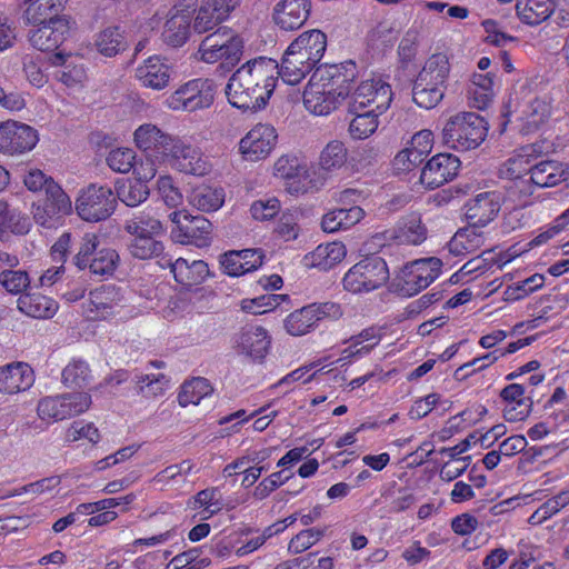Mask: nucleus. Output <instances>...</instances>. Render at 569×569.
<instances>
[{
	"label": "nucleus",
	"mask_w": 569,
	"mask_h": 569,
	"mask_svg": "<svg viewBox=\"0 0 569 569\" xmlns=\"http://www.w3.org/2000/svg\"><path fill=\"white\" fill-rule=\"evenodd\" d=\"M529 173L531 182L540 188L555 187L569 178L568 168L551 160L531 164Z\"/></svg>",
	"instance_id": "nucleus-36"
},
{
	"label": "nucleus",
	"mask_w": 569,
	"mask_h": 569,
	"mask_svg": "<svg viewBox=\"0 0 569 569\" xmlns=\"http://www.w3.org/2000/svg\"><path fill=\"white\" fill-rule=\"evenodd\" d=\"M136 162V152L130 148L112 149L107 157V164L114 172L127 173Z\"/></svg>",
	"instance_id": "nucleus-60"
},
{
	"label": "nucleus",
	"mask_w": 569,
	"mask_h": 569,
	"mask_svg": "<svg viewBox=\"0 0 569 569\" xmlns=\"http://www.w3.org/2000/svg\"><path fill=\"white\" fill-rule=\"evenodd\" d=\"M190 31L189 13H173L167 20L162 32L163 40L167 44L178 48L186 43Z\"/></svg>",
	"instance_id": "nucleus-44"
},
{
	"label": "nucleus",
	"mask_w": 569,
	"mask_h": 569,
	"mask_svg": "<svg viewBox=\"0 0 569 569\" xmlns=\"http://www.w3.org/2000/svg\"><path fill=\"white\" fill-rule=\"evenodd\" d=\"M552 113L551 100L548 97H533L520 108L519 130L523 134L538 131L550 119Z\"/></svg>",
	"instance_id": "nucleus-19"
},
{
	"label": "nucleus",
	"mask_w": 569,
	"mask_h": 569,
	"mask_svg": "<svg viewBox=\"0 0 569 569\" xmlns=\"http://www.w3.org/2000/svg\"><path fill=\"white\" fill-rule=\"evenodd\" d=\"M120 300L119 291L114 286H100L99 288L90 291L87 312L94 313L91 316L92 318L99 316L106 317L119 305Z\"/></svg>",
	"instance_id": "nucleus-39"
},
{
	"label": "nucleus",
	"mask_w": 569,
	"mask_h": 569,
	"mask_svg": "<svg viewBox=\"0 0 569 569\" xmlns=\"http://www.w3.org/2000/svg\"><path fill=\"white\" fill-rule=\"evenodd\" d=\"M325 533V529L310 528L301 530L289 542L288 550L291 553H300L318 542Z\"/></svg>",
	"instance_id": "nucleus-62"
},
{
	"label": "nucleus",
	"mask_w": 569,
	"mask_h": 569,
	"mask_svg": "<svg viewBox=\"0 0 569 569\" xmlns=\"http://www.w3.org/2000/svg\"><path fill=\"white\" fill-rule=\"evenodd\" d=\"M60 402L64 419L83 413L92 403L91 396L87 392H69L60 395Z\"/></svg>",
	"instance_id": "nucleus-57"
},
{
	"label": "nucleus",
	"mask_w": 569,
	"mask_h": 569,
	"mask_svg": "<svg viewBox=\"0 0 569 569\" xmlns=\"http://www.w3.org/2000/svg\"><path fill=\"white\" fill-rule=\"evenodd\" d=\"M500 210V198L496 192H481L466 206L468 223L480 228L495 219Z\"/></svg>",
	"instance_id": "nucleus-25"
},
{
	"label": "nucleus",
	"mask_w": 569,
	"mask_h": 569,
	"mask_svg": "<svg viewBox=\"0 0 569 569\" xmlns=\"http://www.w3.org/2000/svg\"><path fill=\"white\" fill-rule=\"evenodd\" d=\"M237 345L246 356H267L271 349V336L261 326L242 328Z\"/></svg>",
	"instance_id": "nucleus-33"
},
{
	"label": "nucleus",
	"mask_w": 569,
	"mask_h": 569,
	"mask_svg": "<svg viewBox=\"0 0 569 569\" xmlns=\"http://www.w3.org/2000/svg\"><path fill=\"white\" fill-rule=\"evenodd\" d=\"M94 47L108 58L114 57L128 48V42L118 27H109L97 34Z\"/></svg>",
	"instance_id": "nucleus-48"
},
{
	"label": "nucleus",
	"mask_w": 569,
	"mask_h": 569,
	"mask_svg": "<svg viewBox=\"0 0 569 569\" xmlns=\"http://www.w3.org/2000/svg\"><path fill=\"white\" fill-rule=\"evenodd\" d=\"M37 412L39 418L44 421L64 420V415H62L60 396L46 397L41 399L38 403Z\"/></svg>",
	"instance_id": "nucleus-64"
},
{
	"label": "nucleus",
	"mask_w": 569,
	"mask_h": 569,
	"mask_svg": "<svg viewBox=\"0 0 569 569\" xmlns=\"http://www.w3.org/2000/svg\"><path fill=\"white\" fill-rule=\"evenodd\" d=\"M172 68L166 58L151 56L136 69L134 76L140 84L152 90H162L169 86Z\"/></svg>",
	"instance_id": "nucleus-20"
},
{
	"label": "nucleus",
	"mask_w": 569,
	"mask_h": 569,
	"mask_svg": "<svg viewBox=\"0 0 569 569\" xmlns=\"http://www.w3.org/2000/svg\"><path fill=\"white\" fill-rule=\"evenodd\" d=\"M184 223H180L179 229L183 233V240L188 243L194 244L196 247L202 248L210 243L212 224L202 216H196L189 218L183 216Z\"/></svg>",
	"instance_id": "nucleus-40"
},
{
	"label": "nucleus",
	"mask_w": 569,
	"mask_h": 569,
	"mask_svg": "<svg viewBox=\"0 0 569 569\" xmlns=\"http://www.w3.org/2000/svg\"><path fill=\"white\" fill-rule=\"evenodd\" d=\"M140 392L144 397H158L162 395L169 383V378L163 373H150L138 377Z\"/></svg>",
	"instance_id": "nucleus-61"
},
{
	"label": "nucleus",
	"mask_w": 569,
	"mask_h": 569,
	"mask_svg": "<svg viewBox=\"0 0 569 569\" xmlns=\"http://www.w3.org/2000/svg\"><path fill=\"white\" fill-rule=\"evenodd\" d=\"M450 73V63L448 57L443 53L432 54L427 59L417 78L446 87Z\"/></svg>",
	"instance_id": "nucleus-46"
},
{
	"label": "nucleus",
	"mask_w": 569,
	"mask_h": 569,
	"mask_svg": "<svg viewBox=\"0 0 569 569\" xmlns=\"http://www.w3.org/2000/svg\"><path fill=\"white\" fill-rule=\"evenodd\" d=\"M91 378V370L82 359L73 360L62 371L63 383L68 387H86Z\"/></svg>",
	"instance_id": "nucleus-55"
},
{
	"label": "nucleus",
	"mask_w": 569,
	"mask_h": 569,
	"mask_svg": "<svg viewBox=\"0 0 569 569\" xmlns=\"http://www.w3.org/2000/svg\"><path fill=\"white\" fill-rule=\"evenodd\" d=\"M117 197L108 186L91 183L82 189L76 200L78 216L89 222L109 218L116 210Z\"/></svg>",
	"instance_id": "nucleus-6"
},
{
	"label": "nucleus",
	"mask_w": 569,
	"mask_h": 569,
	"mask_svg": "<svg viewBox=\"0 0 569 569\" xmlns=\"http://www.w3.org/2000/svg\"><path fill=\"white\" fill-rule=\"evenodd\" d=\"M348 151L345 143L332 140L327 143L319 157V167L326 173L340 170L347 162Z\"/></svg>",
	"instance_id": "nucleus-50"
},
{
	"label": "nucleus",
	"mask_w": 569,
	"mask_h": 569,
	"mask_svg": "<svg viewBox=\"0 0 569 569\" xmlns=\"http://www.w3.org/2000/svg\"><path fill=\"white\" fill-rule=\"evenodd\" d=\"M149 196V189L142 181H129L123 183L117 190V199L121 200L128 207H137Z\"/></svg>",
	"instance_id": "nucleus-58"
},
{
	"label": "nucleus",
	"mask_w": 569,
	"mask_h": 569,
	"mask_svg": "<svg viewBox=\"0 0 569 569\" xmlns=\"http://www.w3.org/2000/svg\"><path fill=\"white\" fill-rule=\"evenodd\" d=\"M442 261L436 257L417 259L406 264L400 290L415 296L429 287L441 273Z\"/></svg>",
	"instance_id": "nucleus-11"
},
{
	"label": "nucleus",
	"mask_w": 569,
	"mask_h": 569,
	"mask_svg": "<svg viewBox=\"0 0 569 569\" xmlns=\"http://www.w3.org/2000/svg\"><path fill=\"white\" fill-rule=\"evenodd\" d=\"M357 73L353 61L316 68L303 92V104L316 116H327L338 108L352 89Z\"/></svg>",
	"instance_id": "nucleus-1"
},
{
	"label": "nucleus",
	"mask_w": 569,
	"mask_h": 569,
	"mask_svg": "<svg viewBox=\"0 0 569 569\" xmlns=\"http://www.w3.org/2000/svg\"><path fill=\"white\" fill-rule=\"evenodd\" d=\"M123 229L131 237L159 236L163 232L162 223L152 208H146L126 219Z\"/></svg>",
	"instance_id": "nucleus-37"
},
{
	"label": "nucleus",
	"mask_w": 569,
	"mask_h": 569,
	"mask_svg": "<svg viewBox=\"0 0 569 569\" xmlns=\"http://www.w3.org/2000/svg\"><path fill=\"white\" fill-rule=\"evenodd\" d=\"M174 137L153 123H143L133 133L134 143L140 150L161 156L163 159Z\"/></svg>",
	"instance_id": "nucleus-23"
},
{
	"label": "nucleus",
	"mask_w": 569,
	"mask_h": 569,
	"mask_svg": "<svg viewBox=\"0 0 569 569\" xmlns=\"http://www.w3.org/2000/svg\"><path fill=\"white\" fill-rule=\"evenodd\" d=\"M389 279L387 262L378 256H369L352 266L342 282L346 290L360 293L376 290Z\"/></svg>",
	"instance_id": "nucleus-4"
},
{
	"label": "nucleus",
	"mask_w": 569,
	"mask_h": 569,
	"mask_svg": "<svg viewBox=\"0 0 569 569\" xmlns=\"http://www.w3.org/2000/svg\"><path fill=\"white\" fill-rule=\"evenodd\" d=\"M342 313L339 303L313 302L289 313L283 320V327L288 335L301 337L313 331L321 320H338Z\"/></svg>",
	"instance_id": "nucleus-5"
},
{
	"label": "nucleus",
	"mask_w": 569,
	"mask_h": 569,
	"mask_svg": "<svg viewBox=\"0 0 569 569\" xmlns=\"http://www.w3.org/2000/svg\"><path fill=\"white\" fill-rule=\"evenodd\" d=\"M288 299V295L266 293L254 299L242 300L241 308L249 313L262 315L276 309Z\"/></svg>",
	"instance_id": "nucleus-56"
},
{
	"label": "nucleus",
	"mask_w": 569,
	"mask_h": 569,
	"mask_svg": "<svg viewBox=\"0 0 569 569\" xmlns=\"http://www.w3.org/2000/svg\"><path fill=\"white\" fill-rule=\"evenodd\" d=\"M327 48V36L317 29L301 33L290 43L287 51L298 59L311 62V67L321 60Z\"/></svg>",
	"instance_id": "nucleus-22"
},
{
	"label": "nucleus",
	"mask_w": 569,
	"mask_h": 569,
	"mask_svg": "<svg viewBox=\"0 0 569 569\" xmlns=\"http://www.w3.org/2000/svg\"><path fill=\"white\" fill-rule=\"evenodd\" d=\"M157 236H134L128 244L133 258L147 260L158 257L163 251V244L156 239Z\"/></svg>",
	"instance_id": "nucleus-52"
},
{
	"label": "nucleus",
	"mask_w": 569,
	"mask_h": 569,
	"mask_svg": "<svg viewBox=\"0 0 569 569\" xmlns=\"http://www.w3.org/2000/svg\"><path fill=\"white\" fill-rule=\"evenodd\" d=\"M18 310L33 319H51L59 310L58 302L40 292L21 295L17 300Z\"/></svg>",
	"instance_id": "nucleus-29"
},
{
	"label": "nucleus",
	"mask_w": 569,
	"mask_h": 569,
	"mask_svg": "<svg viewBox=\"0 0 569 569\" xmlns=\"http://www.w3.org/2000/svg\"><path fill=\"white\" fill-rule=\"evenodd\" d=\"M381 237L386 241L383 248L393 244L419 246L426 241L428 229L417 213H410L399 219L392 229L386 230Z\"/></svg>",
	"instance_id": "nucleus-16"
},
{
	"label": "nucleus",
	"mask_w": 569,
	"mask_h": 569,
	"mask_svg": "<svg viewBox=\"0 0 569 569\" xmlns=\"http://www.w3.org/2000/svg\"><path fill=\"white\" fill-rule=\"evenodd\" d=\"M242 66L251 76V81L257 82V88L267 91V98L270 99L279 79L277 73L278 62L271 58L258 57Z\"/></svg>",
	"instance_id": "nucleus-28"
},
{
	"label": "nucleus",
	"mask_w": 569,
	"mask_h": 569,
	"mask_svg": "<svg viewBox=\"0 0 569 569\" xmlns=\"http://www.w3.org/2000/svg\"><path fill=\"white\" fill-rule=\"evenodd\" d=\"M382 337V328L369 327L360 333L352 336L343 342L346 347L341 350L343 356H362L373 351Z\"/></svg>",
	"instance_id": "nucleus-42"
},
{
	"label": "nucleus",
	"mask_w": 569,
	"mask_h": 569,
	"mask_svg": "<svg viewBox=\"0 0 569 569\" xmlns=\"http://www.w3.org/2000/svg\"><path fill=\"white\" fill-rule=\"evenodd\" d=\"M486 232L480 227L468 223L467 227L459 229L453 234L447 247L450 254L465 257L477 252L486 244Z\"/></svg>",
	"instance_id": "nucleus-27"
},
{
	"label": "nucleus",
	"mask_w": 569,
	"mask_h": 569,
	"mask_svg": "<svg viewBox=\"0 0 569 569\" xmlns=\"http://www.w3.org/2000/svg\"><path fill=\"white\" fill-rule=\"evenodd\" d=\"M72 203L70 197L59 184H49L48 196L42 202L33 204V219L44 228L51 229L59 226L63 216L70 213Z\"/></svg>",
	"instance_id": "nucleus-12"
},
{
	"label": "nucleus",
	"mask_w": 569,
	"mask_h": 569,
	"mask_svg": "<svg viewBox=\"0 0 569 569\" xmlns=\"http://www.w3.org/2000/svg\"><path fill=\"white\" fill-rule=\"evenodd\" d=\"M310 10V0H281L273 8L272 19L280 29L293 31L303 26Z\"/></svg>",
	"instance_id": "nucleus-21"
},
{
	"label": "nucleus",
	"mask_w": 569,
	"mask_h": 569,
	"mask_svg": "<svg viewBox=\"0 0 569 569\" xmlns=\"http://www.w3.org/2000/svg\"><path fill=\"white\" fill-rule=\"evenodd\" d=\"M33 372L26 362L10 363L0 368V392L16 393L30 388Z\"/></svg>",
	"instance_id": "nucleus-30"
},
{
	"label": "nucleus",
	"mask_w": 569,
	"mask_h": 569,
	"mask_svg": "<svg viewBox=\"0 0 569 569\" xmlns=\"http://www.w3.org/2000/svg\"><path fill=\"white\" fill-rule=\"evenodd\" d=\"M242 49L243 41L239 36L219 29L201 41L198 53L207 63L221 60L226 66H234L240 61Z\"/></svg>",
	"instance_id": "nucleus-7"
},
{
	"label": "nucleus",
	"mask_w": 569,
	"mask_h": 569,
	"mask_svg": "<svg viewBox=\"0 0 569 569\" xmlns=\"http://www.w3.org/2000/svg\"><path fill=\"white\" fill-rule=\"evenodd\" d=\"M553 10L552 0H518L516 3L518 18L529 26H537L546 21Z\"/></svg>",
	"instance_id": "nucleus-41"
},
{
	"label": "nucleus",
	"mask_w": 569,
	"mask_h": 569,
	"mask_svg": "<svg viewBox=\"0 0 569 569\" xmlns=\"http://www.w3.org/2000/svg\"><path fill=\"white\" fill-rule=\"evenodd\" d=\"M274 169L281 178L298 180L303 189L312 186L310 166L307 161L295 156L280 157L274 164Z\"/></svg>",
	"instance_id": "nucleus-38"
},
{
	"label": "nucleus",
	"mask_w": 569,
	"mask_h": 569,
	"mask_svg": "<svg viewBox=\"0 0 569 569\" xmlns=\"http://www.w3.org/2000/svg\"><path fill=\"white\" fill-rule=\"evenodd\" d=\"M347 254L346 247L342 242L333 241L319 244L312 252L305 256V266L317 268L322 271L330 270L341 262Z\"/></svg>",
	"instance_id": "nucleus-32"
},
{
	"label": "nucleus",
	"mask_w": 569,
	"mask_h": 569,
	"mask_svg": "<svg viewBox=\"0 0 569 569\" xmlns=\"http://www.w3.org/2000/svg\"><path fill=\"white\" fill-rule=\"evenodd\" d=\"M486 120L475 112L457 113L448 119L442 129L443 143L456 151L478 148L486 139Z\"/></svg>",
	"instance_id": "nucleus-2"
},
{
	"label": "nucleus",
	"mask_w": 569,
	"mask_h": 569,
	"mask_svg": "<svg viewBox=\"0 0 569 569\" xmlns=\"http://www.w3.org/2000/svg\"><path fill=\"white\" fill-rule=\"evenodd\" d=\"M460 168V160L450 153L433 156L422 168L420 182L428 189H436L451 181Z\"/></svg>",
	"instance_id": "nucleus-17"
},
{
	"label": "nucleus",
	"mask_w": 569,
	"mask_h": 569,
	"mask_svg": "<svg viewBox=\"0 0 569 569\" xmlns=\"http://www.w3.org/2000/svg\"><path fill=\"white\" fill-rule=\"evenodd\" d=\"M0 284L8 293L21 296L30 286V277L27 271L12 268L0 273Z\"/></svg>",
	"instance_id": "nucleus-59"
},
{
	"label": "nucleus",
	"mask_w": 569,
	"mask_h": 569,
	"mask_svg": "<svg viewBox=\"0 0 569 569\" xmlns=\"http://www.w3.org/2000/svg\"><path fill=\"white\" fill-rule=\"evenodd\" d=\"M67 0H23L22 19L27 24L48 22L61 18Z\"/></svg>",
	"instance_id": "nucleus-31"
},
{
	"label": "nucleus",
	"mask_w": 569,
	"mask_h": 569,
	"mask_svg": "<svg viewBox=\"0 0 569 569\" xmlns=\"http://www.w3.org/2000/svg\"><path fill=\"white\" fill-rule=\"evenodd\" d=\"M171 272L177 282L184 287H192L202 283L209 277V267L203 260H191L178 258L169 263Z\"/></svg>",
	"instance_id": "nucleus-35"
},
{
	"label": "nucleus",
	"mask_w": 569,
	"mask_h": 569,
	"mask_svg": "<svg viewBox=\"0 0 569 569\" xmlns=\"http://www.w3.org/2000/svg\"><path fill=\"white\" fill-rule=\"evenodd\" d=\"M263 254L257 249L230 251L222 256L221 267L230 277H240L257 270L262 264Z\"/></svg>",
	"instance_id": "nucleus-26"
},
{
	"label": "nucleus",
	"mask_w": 569,
	"mask_h": 569,
	"mask_svg": "<svg viewBox=\"0 0 569 569\" xmlns=\"http://www.w3.org/2000/svg\"><path fill=\"white\" fill-rule=\"evenodd\" d=\"M446 87L436 86L416 78L412 88V99L423 109H432L443 99Z\"/></svg>",
	"instance_id": "nucleus-49"
},
{
	"label": "nucleus",
	"mask_w": 569,
	"mask_h": 569,
	"mask_svg": "<svg viewBox=\"0 0 569 569\" xmlns=\"http://www.w3.org/2000/svg\"><path fill=\"white\" fill-rule=\"evenodd\" d=\"M80 238L72 236L70 232H63L51 247L52 259L63 264L72 249L79 250Z\"/></svg>",
	"instance_id": "nucleus-63"
},
{
	"label": "nucleus",
	"mask_w": 569,
	"mask_h": 569,
	"mask_svg": "<svg viewBox=\"0 0 569 569\" xmlns=\"http://www.w3.org/2000/svg\"><path fill=\"white\" fill-rule=\"evenodd\" d=\"M353 118L349 123V133L352 139L363 140L376 132L379 126V117L375 110L350 111Z\"/></svg>",
	"instance_id": "nucleus-47"
},
{
	"label": "nucleus",
	"mask_w": 569,
	"mask_h": 569,
	"mask_svg": "<svg viewBox=\"0 0 569 569\" xmlns=\"http://www.w3.org/2000/svg\"><path fill=\"white\" fill-rule=\"evenodd\" d=\"M164 159L172 168L186 174L202 177L211 169V164L201 149L179 136L173 138Z\"/></svg>",
	"instance_id": "nucleus-9"
},
{
	"label": "nucleus",
	"mask_w": 569,
	"mask_h": 569,
	"mask_svg": "<svg viewBox=\"0 0 569 569\" xmlns=\"http://www.w3.org/2000/svg\"><path fill=\"white\" fill-rule=\"evenodd\" d=\"M226 96L232 107L251 113L263 109L269 100L267 91L261 88L251 89L237 84L234 81H228Z\"/></svg>",
	"instance_id": "nucleus-24"
},
{
	"label": "nucleus",
	"mask_w": 569,
	"mask_h": 569,
	"mask_svg": "<svg viewBox=\"0 0 569 569\" xmlns=\"http://www.w3.org/2000/svg\"><path fill=\"white\" fill-rule=\"evenodd\" d=\"M38 141V132L32 127L12 120L0 122V152L22 154L31 151Z\"/></svg>",
	"instance_id": "nucleus-14"
},
{
	"label": "nucleus",
	"mask_w": 569,
	"mask_h": 569,
	"mask_svg": "<svg viewBox=\"0 0 569 569\" xmlns=\"http://www.w3.org/2000/svg\"><path fill=\"white\" fill-rule=\"evenodd\" d=\"M100 244L99 236L94 232H87L79 239V250L73 256L74 266L89 271L99 277L112 276L116 271L120 258L112 248L98 249Z\"/></svg>",
	"instance_id": "nucleus-3"
},
{
	"label": "nucleus",
	"mask_w": 569,
	"mask_h": 569,
	"mask_svg": "<svg viewBox=\"0 0 569 569\" xmlns=\"http://www.w3.org/2000/svg\"><path fill=\"white\" fill-rule=\"evenodd\" d=\"M214 99V84L210 79L196 78L180 86L167 100L174 111L193 112L209 108Z\"/></svg>",
	"instance_id": "nucleus-8"
},
{
	"label": "nucleus",
	"mask_w": 569,
	"mask_h": 569,
	"mask_svg": "<svg viewBox=\"0 0 569 569\" xmlns=\"http://www.w3.org/2000/svg\"><path fill=\"white\" fill-rule=\"evenodd\" d=\"M189 203L204 212L218 210L224 202V191L222 188L199 184L190 191L188 196Z\"/></svg>",
	"instance_id": "nucleus-43"
},
{
	"label": "nucleus",
	"mask_w": 569,
	"mask_h": 569,
	"mask_svg": "<svg viewBox=\"0 0 569 569\" xmlns=\"http://www.w3.org/2000/svg\"><path fill=\"white\" fill-rule=\"evenodd\" d=\"M392 101L391 86L381 78L361 81L350 96L349 111L375 110L385 113Z\"/></svg>",
	"instance_id": "nucleus-10"
},
{
	"label": "nucleus",
	"mask_w": 569,
	"mask_h": 569,
	"mask_svg": "<svg viewBox=\"0 0 569 569\" xmlns=\"http://www.w3.org/2000/svg\"><path fill=\"white\" fill-rule=\"evenodd\" d=\"M278 133L271 124L258 123L239 142V151L248 161L266 159L277 144Z\"/></svg>",
	"instance_id": "nucleus-15"
},
{
	"label": "nucleus",
	"mask_w": 569,
	"mask_h": 569,
	"mask_svg": "<svg viewBox=\"0 0 569 569\" xmlns=\"http://www.w3.org/2000/svg\"><path fill=\"white\" fill-rule=\"evenodd\" d=\"M530 154L522 149V152L510 157L499 168V174L503 179L519 180L523 174L530 171Z\"/></svg>",
	"instance_id": "nucleus-54"
},
{
	"label": "nucleus",
	"mask_w": 569,
	"mask_h": 569,
	"mask_svg": "<svg viewBox=\"0 0 569 569\" xmlns=\"http://www.w3.org/2000/svg\"><path fill=\"white\" fill-rule=\"evenodd\" d=\"M495 73H473L468 87L469 104L476 109L485 110L495 98Z\"/></svg>",
	"instance_id": "nucleus-34"
},
{
	"label": "nucleus",
	"mask_w": 569,
	"mask_h": 569,
	"mask_svg": "<svg viewBox=\"0 0 569 569\" xmlns=\"http://www.w3.org/2000/svg\"><path fill=\"white\" fill-rule=\"evenodd\" d=\"M51 67L58 68L54 77L69 88L82 87L87 80V69L82 58L71 53L56 52L48 58Z\"/></svg>",
	"instance_id": "nucleus-18"
},
{
	"label": "nucleus",
	"mask_w": 569,
	"mask_h": 569,
	"mask_svg": "<svg viewBox=\"0 0 569 569\" xmlns=\"http://www.w3.org/2000/svg\"><path fill=\"white\" fill-rule=\"evenodd\" d=\"M312 69L311 62L298 59L286 50L281 64H278L277 73L284 83L295 86L305 79Z\"/></svg>",
	"instance_id": "nucleus-45"
},
{
	"label": "nucleus",
	"mask_w": 569,
	"mask_h": 569,
	"mask_svg": "<svg viewBox=\"0 0 569 569\" xmlns=\"http://www.w3.org/2000/svg\"><path fill=\"white\" fill-rule=\"evenodd\" d=\"M47 64H50L48 59L46 60L40 56L27 54L23 58V71L32 86L42 88L48 82Z\"/></svg>",
	"instance_id": "nucleus-53"
},
{
	"label": "nucleus",
	"mask_w": 569,
	"mask_h": 569,
	"mask_svg": "<svg viewBox=\"0 0 569 569\" xmlns=\"http://www.w3.org/2000/svg\"><path fill=\"white\" fill-rule=\"evenodd\" d=\"M73 24L71 18L66 14L48 22L36 23L28 33V40L39 51L56 50L70 36Z\"/></svg>",
	"instance_id": "nucleus-13"
},
{
	"label": "nucleus",
	"mask_w": 569,
	"mask_h": 569,
	"mask_svg": "<svg viewBox=\"0 0 569 569\" xmlns=\"http://www.w3.org/2000/svg\"><path fill=\"white\" fill-rule=\"evenodd\" d=\"M213 388L208 379L196 377L191 380L184 381L178 395V402L181 407L189 405H198L201 399L211 395Z\"/></svg>",
	"instance_id": "nucleus-51"
}]
</instances>
